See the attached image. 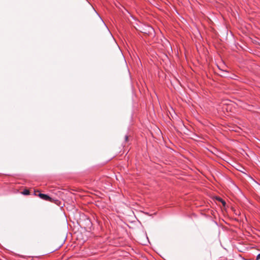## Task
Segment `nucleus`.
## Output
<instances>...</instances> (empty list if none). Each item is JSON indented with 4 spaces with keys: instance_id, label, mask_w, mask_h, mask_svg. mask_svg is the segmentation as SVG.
Wrapping results in <instances>:
<instances>
[{
    "instance_id": "nucleus-1",
    "label": "nucleus",
    "mask_w": 260,
    "mask_h": 260,
    "mask_svg": "<svg viewBox=\"0 0 260 260\" xmlns=\"http://www.w3.org/2000/svg\"><path fill=\"white\" fill-rule=\"evenodd\" d=\"M39 196L41 199L45 201H50L51 202H54L56 204H58V203L60 202V201L58 200H55L54 201L50 196L46 194L39 193Z\"/></svg>"
},
{
    "instance_id": "nucleus-2",
    "label": "nucleus",
    "mask_w": 260,
    "mask_h": 260,
    "mask_svg": "<svg viewBox=\"0 0 260 260\" xmlns=\"http://www.w3.org/2000/svg\"><path fill=\"white\" fill-rule=\"evenodd\" d=\"M140 31L146 34H152L154 31V29L149 25H144Z\"/></svg>"
},
{
    "instance_id": "nucleus-3",
    "label": "nucleus",
    "mask_w": 260,
    "mask_h": 260,
    "mask_svg": "<svg viewBox=\"0 0 260 260\" xmlns=\"http://www.w3.org/2000/svg\"><path fill=\"white\" fill-rule=\"evenodd\" d=\"M84 224L85 225V228H86L87 230H91L92 223L88 218L85 217V219L84 221Z\"/></svg>"
},
{
    "instance_id": "nucleus-4",
    "label": "nucleus",
    "mask_w": 260,
    "mask_h": 260,
    "mask_svg": "<svg viewBox=\"0 0 260 260\" xmlns=\"http://www.w3.org/2000/svg\"><path fill=\"white\" fill-rule=\"evenodd\" d=\"M217 200L218 201H219V202H220L223 206H225V205H226V202H225V201H224L223 199H221V198H217Z\"/></svg>"
},
{
    "instance_id": "nucleus-5",
    "label": "nucleus",
    "mask_w": 260,
    "mask_h": 260,
    "mask_svg": "<svg viewBox=\"0 0 260 260\" xmlns=\"http://www.w3.org/2000/svg\"><path fill=\"white\" fill-rule=\"evenodd\" d=\"M29 193L30 192L28 189H24L22 192V194L24 195H28Z\"/></svg>"
},
{
    "instance_id": "nucleus-6",
    "label": "nucleus",
    "mask_w": 260,
    "mask_h": 260,
    "mask_svg": "<svg viewBox=\"0 0 260 260\" xmlns=\"http://www.w3.org/2000/svg\"><path fill=\"white\" fill-rule=\"evenodd\" d=\"M256 260H260V253L257 255Z\"/></svg>"
},
{
    "instance_id": "nucleus-7",
    "label": "nucleus",
    "mask_w": 260,
    "mask_h": 260,
    "mask_svg": "<svg viewBox=\"0 0 260 260\" xmlns=\"http://www.w3.org/2000/svg\"><path fill=\"white\" fill-rule=\"evenodd\" d=\"M124 139H125V141L126 142L128 139V136L127 135H126L125 136Z\"/></svg>"
},
{
    "instance_id": "nucleus-8",
    "label": "nucleus",
    "mask_w": 260,
    "mask_h": 260,
    "mask_svg": "<svg viewBox=\"0 0 260 260\" xmlns=\"http://www.w3.org/2000/svg\"><path fill=\"white\" fill-rule=\"evenodd\" d=\"M91 7H92V9L94 10V11L96 13V12L95 11V10H94V7H92V6L91 5Z\"/></svg>"
}]
</instances>
